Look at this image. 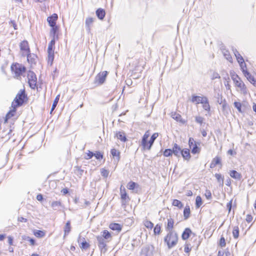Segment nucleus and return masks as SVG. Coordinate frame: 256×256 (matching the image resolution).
I'll return each mask as SVG.
<instances>
[{
	"mask_svg": "<svg viewBox=\"0 0 256 256\" xmlns=\"http://www.w3.org/2000/svg\"><path fill=\"white\" fill-rule=\"evenodd\" d=\"M218 164H220V166H222L221 163V158L220 156H216L212 159L210 164V168H213Z\"/></svg>",
	"mask_w": 256,
	"mask_h": 256,
	"instance_id": "13",
	"label": "nucleus"
},
{
	"mask_svg": "<svg viewBox=\"0 0 256 256\" xmlns=\"http://www.w3.org/2000/svg\"><path fill=\"white\" fill-rule=\"evenodd\" d=\"M94 22V18H88L86 20V26L88 32H90V27Z\"/></svg>",
	"mask_w": 256,
	"mask_h": 256,
	"instance_id": "22",
	"label": "nucleus"
},
{
	"mask_svg": "<svg viewBox=\"0 0 256 256\" xmlns=\"http://www.w3.org/2000/svg\"><path fill=\"white\" fill-rule=\"evenodd\" d=\"M206 96H194V95H193L192 97V102H194L196 103V104H202L204 102V101H205V100L206 99Z\"/></svg>",
	"mask_w": 256,
	"mask_h": 256,
	"instance_id": "10",
	"label": "nucleus"
},
{
	"mask_svg": "<svg viewBox=\"0 0 256 256\" xmlns=\"http://www.w3.org/2000/svg\"><path fill=\"white\" fill-rule=\"evenodd\" d=\"M61 205L62 204L60 201L52 202L51 204V206L54 210H57Z\"/></svg>",
	"mask_w": 256,
	"mask_h": 256,
	"instance_id": "35",
	"label": "nucleus"
},
{
	"mask_svg": "<svg viewBox=\"0 0 256 256\" xmlns=\"http://www.w3.org/2000/svg\"><path fill=\"white\" fill-rule=\"evenodd\" d=\"M248 80L254 86V84L256 82V80H255L253 76H252L251 77L248 78Z\"/></svg>",
	"mask_w": 256,
	"mask_h": 256,
	"instance_id": "61",
	"label": "nucleus"
},
{
	"mask_svg": "<svg viewBox=\"0 0 256 256\" xmlns=\"http://www.w3.org/2000/svg\"><path fill=\"white\" fill-rule=\"evenodd\" d=\"M94 156V153L90 151H88V152L86 154V156H85V158L86 160H89L91 158Z\"/></svg>",
	"mask_w": 256,
	"mask_h": 256,
	"instance_id": "58",
	"label": "nucleus"
},
{
	"mask_svg": "<svg viewBox=\"0 0 256 256\" xmlns=\"http://www.w3.org/2000/svg\"><path fill=\"white\" fill-rule=\"evenodd\" d=\"M64 230V237H65L70 232L71 230L70 222V220L66 222Z\"/></svg>",
	"mask_w": 256,
	"mask_h": 256,
	"instance_id": "28",
	"label": "nucleus"
},
{
	"mask_svg": "<svg viewBox=\"0 0 256 256\" xmlns=\"http://www.w3.org/2000/svg\"><path fill=\"white\" fill-rule=\"evenodd\" d=\"M26 97L25 94V90H21L20 92L18 93L14 100L12 102V110H10L6 115L5 122H6L8 119L14 116L15 112H16V108L18 106H22L24 102V98Z\"/></svg>",
	"mask_w": 256,
	"mask_h": 256,
	"instance_id": "1",
	"label": "nucleus"
},
{
	"mask_svg": "<svg viewBox=\"0 0 256 256\" xmlns=\"http://www.w3.org/2000/svg\"><path fill=\"white\" fill-rule=\"evenodd\" d=\"M182 150L181 148L176 144H174L172 150V154L176 156L180 157Z\"/></svg>",
	"mask_w": 256,
	"mask_h": 256,
	"instance_id": "15",
	"label": "nucleus"
},
{
	"mask_svg": "<svg viewBox=\"0 0 256 256\" xmlns=\"http://www.w3.org/2000/svg\"><path fill=\"white\" fill-rule=\"evenodd\" d=\"M102 234V236H101L106 240H108L109 242L112 238L111 234L107 230H104Z\"/></svg>",
	"mask_w": 256,
	"mask_h": 256,
	"instance_id": "29",
	"label": "nucleus"
},
{
	"mask_svg": "<svg viewBox=\"0 0 256 256\" xmlns=\"http://www.w3.org/2000/svg\"><path fill=\"white\" fill-rule=\"evenodd\" d=\"M101 174L104 177L107 178L108 176L109 172L106 169L102 168L101 170Z\"/></svg>",
	"mask_w": 256,
	"mask_h": 256,
	"instance_id": "53",
	"label": "nucleus"
},
{
	"mask_svg": "<svg viewBox=\"0 0 256 256\" xmlns=\"http://www.w3.org/2000/svg\"><path fill=\"white\" fill-rule=\"evenodd\" d=\"M58 18V15L56 14H54L50 16H49L47 18L48 22L50 26H54L56 24V20Z\"/></svg>",
	"mask_w": 256,
	"mask_h": 256,
	"instance_id": "11",
	"label": "nucleus"
},
{
	"mask_svg": "<svg viewBox=\"0 0 256 256\" xmlns=\"http://www.w3.org/2000/svg\"><path fill=\"white\" fill-rule=\"evenodd\" d=\"M149 134H148V132H147L144 135L142 140V146L144 150L146 146V144L148 142L147 140Z\"/></svg>",
	"mask_w": 256,
	"mask_h": 256,
	"instance_id": "27",
	"label": "nucleus"
},
{
	"mask_svg": "<svg viewBox=\"0 0 256 256\" xmlns=\"http://www.w3.org/2000/svg\"><path fill=\"white\" fill-rule=\"evenodd\" d=\"M136 184V182H130L128 184V188L129 190H133L135 188Z\"/></svg>",
	"mask_w": 256,
	"mask_h": 256,
	"instance_id": "48",
	"label": "nucleus"
},
{
	"mask_svg": "<svg viewBox=\"0 0 256 256\" xmlns=\"http://www.w3.org/2000/svg\"><path fill=\"white\" fill-rule=\"evenodd\" d=\"M234 106L236 108H237V110H238V111L240 112H242V110H241V107H242V104L239 102H234Z\"/></svg>",
	"mask_w": 256,
	"mask_h": 256,
	"instance_id": "52",
	"label": "nucleus"
},
{
	"mask_svg": "<svg viewBox=\"0 0 256 256\" xmlns=\"http://www.w3.org/2000/svg\"><path fill=\"white\" fill-rule=\"evenodd\" d=\"M236 86L240 88L241 92L244 94H246L247 92L246 88L243 82L240 80H238L234 83Z\"/></svg>",
	"mask_w": 256,
	"mask_h": 256,
	"instance_id": "8",
	"label": "nucleus"
},
{
	"mask_svg": "<svg viewBox=\"0 0 256 256\" xmlns=\"http://www.w3.org/2000/svg\"><path fill=\"white\" fill-rule=\"evenodd\" d=\"M215 177L220 185L222 186L224 184V177L220 174H216Z\"/></svg>",
	"mask_w": 256,
	"mask_h": 256,
	"instance_id": "37",
	"label": "nucleus"
},
{
	"mask_svg": "<svg viewBox=\"0 0 256 256\" xmlns=\"http://www.w3.org/2000/svg\"><path fill=\"white\" fill-rule=\"evenodd\" d=\"M34 235L38 238H42L44 236L45 232L40 230H35L34 232Z\"/></svg>",
	"mask_w": 256,
	"mask_h": 256,
	"instance_id": "32",
	"label": "nucleus"
},
{
	"mask_svg": "<svg viewBox=\"0 0 256 256\" xmlns=\"http://www.w3.org/2000/svg\"><path fill=\"white\" fill-rule=\"evenodd\" d=\"M28 79L30 86L32 89H34L36 86L37 78L35 74L30 70L28 73Z\"/></svg>",
	"mask_w": 256,
	"mask_h": 256,
	"instance_id": "4",
	"label": "nucleus"
},
{
	"mask_svg": "<svg viewBox=\"0 0 256 256\" xmlns=\"http://www.w3.org/2000/svg\"><path fill=\"white\" fill-rule=\"evenodd\" d=\"M168 224L166 226V230L167 232H172L174 228V220L170 216L168 218Z\"/></svg>",
	"mask_w": 256,
	"mask_h": 256,
	"instance_id": "12",
	"label": "nucleus"
},
{
	"mask_svg": "<svg viewBox=\"0 0 256 256\" xmlns=\"http://www.w3.org/2000/svg\"><path fill=\"white\" fill-rule=\"evenodd\" d=\"M191 148L192 152L193 154H198L200 152V148L196 144H194V146Z\"/></svg>",
	"mask_w": 256,
	"mask_h": 256,
	"instance_id": "36",
	"label": "nucleus"
},
{
	"mask_svg": "<svg viewBox=\"0 0 256 256\" xmlns=\"http://www.w3.org/2000/svg\"><path fill=\"white\" fill-rule=\"evenodd\" d=\"M59 98H60V95H58L55 98V100H54V101L53 102V104H52V105L50 113L52 112L54 110V108H56V106H57L58 102L59 100Z\"/></svg>",
	"mask_w": 256,
	"mask_h": 256,
	"instance_id": "41",
	"label": "nucleus"
},
{
	"mask_svg": "<svg viewBox=\"0 0 256 256\" xmlns=\"http://www.w3.org/2000/svg\"><path fill=\"white\" fill-rule=\"evenodd\" d=\"M202 204V200L200 196H197L196 199V206L199 208Z\"/></svg>",
	"mask_w": 256,
	"mask_h": 256,
	"instance_id": "40",
	"label": "nucleus"
},
{
	"mask_svg": "<svg viewBox=\"0 0 256 256\" xmlns=\"http://www.w3.org/2000/svg\"><path fill=\"white\" fill-rule=\"evenodd\" d=\"M164 240L166 243L168 248H171L178 242L177 234L174 233L173 232H169L164 238Z\"/></svg>",
	"mask_w": 256,
	"mask_h": 256,
	"instance_id": "3",
	"label": "nucleus"
},
{
	"mask_svg": "<svg viewBox=\"0 0 256 256\" xmlns=\"http://www.w3.org/2000/svg\"><path fill=\"white\" fill-rule=\"evenodd\" d=\"M191 250V248H189L188 244L186 245L184 247V252L186 253H188Z\"/></svg>",
	"mask_w": 256,
	"mask_h": 256,
	"instance_id": "64",
	"label": "nucleus"
},
{
	"mask_svg": "<svg viewBox=\"0 0 256 256\" xmlns=\"http://www.w3.org/2000/svg\"><path fill=\"white\" fill-rule=\"evenodd\" d=\"M172 205L175 206H177L180 208H181L183 207V204L182 202L178 200H174L172 203Z\"/></svg>",
	"mask_w": 256,
	"mask_h": 256,
	"instance_id": "38",
	"label": "nucleus"
},
{
	"mask_svg": "<svg viewBox=\"0 0 256 256\" xmlns=\"http://www.w3.org/2000/svg\"><path fill=\"white\" fill-rule=\"evenodd\" d=\"M120 194L121 198L122 200V204H124V201L126 200V198L129 200V198L127 195L125 188L124 187H122V186H120Z\"/></svg>",
	"mask_w": 256,
	"mask_h": 256,
	"instance_id": "14",
	"label": "nucleus"
},
{
	"mask_svg": "<svg viewBox=\"0 0 256 256\" xmlns=\"http://www.w3.org/2000/svg\"><path fill=\"white\" fill-rule=\"evenodd\" d=\"M107 74L108 72L106 71L100 72L95 78V82L100 85L102 84L106 80Z\"/></svg>",
	"mask_w": 256,
	"mask_h": 256,
	"instance_id": "6",
	"label": "nucleus"
},
{
	"mask_svg": "<svg viewBox=\"0 0 256 256\" xmlns=\"http://www.w3.org/2000/svg\"><path fill=\"white\" fill-rule=\"evenodd\" d=\"M232 235L234 238H238L239 236V228L238 226H234L232 231Z\"/></svg>",
	"mask_w": 256,
	"mask_h": 256,
	"instance_id": "39",
	"label": "nucleus"
},
{
	"mask_svg": "<svg viewBox=\"0 0 256 256\" xmlns=\"http://www.w3.org/2000/svg\"><path fill=\"white\" fill-rule=\"evenodd\" d=\"M140 256H152V252L149 247L143 248L140 254Z\"/></svg>",
	"mask_w": 256,
	"mask_h": 256,
	"instance_id": "16",
	"label": "nucleus"
},
{
	"mask_svg": "<svg viewBox=\"0 0 256 256\" xmlns=\"http://www.w3.org/2000/svg\"><path fill=\"white\" fill-rule=\"evenodd\" d=\"M52 28L50 30V34L54 36L56 31L58 30V27L56 26V25H54V26H50Z\"/></svg>",
	"mask_w": 256,
	"mask_h": 256,
	"instance_id": "49",
	"label": "nucleus"
},
{
	"mask_svg": "<svg viewBox=\"0 0 256 256\" xmlns=\"http://www.w3.org/2000/svg\"><path fill=\"white\" fill-rule=\"evenodd\" d=\"M183 158L187 160H188L190 158V150L188 148H185L182 150L181 151V154Z\"/></svg>",
	"mask_w": 256,
	"mask_h": 256,
	"instance_id": "18",
	"label": "nucleus"
},
{
	"mask_svg": "<svg viewBox=\"0 0 256 256\" xmlns=\"http://www.w3.org/2000/svg\"><path fill=\"white\" fill-rule=\"evenodd\" d=\"M230 175L232 178L238 180H240L242 178L241 174L234 170H231Z\"/></svg>",
	"mask_w": 256,
	"mask_h": 256,
	"instance_id": "20",
	"label": "nucleus"
},
{
	"mask_svg": "<svg viewBox=\"0 0 256 256\" xmlns=\"http://www.w3.org/2000/svg\"><path fill=\"white\" fill-rule=\"evenodd\" d=\"M48 62L52 64L54 59V50H48Z\"/></svg>",
	"mask_w": 256,
	"mask_h": 256,
	"instance_id": "30",
	"label": "nucleus"
},
{
	"mask_svg": "<svg viewBox=\"0 0 256 256\" xmlns=\"http://www.w3.org/2000/svg\"><path fill=\"white\" fill-rule=\"evenodd\" d=\"M110 228L113 230L120 232L122 230V226L120 224L118 223H112L110 224Z\"/></svg>",
	"mask_w": 256,
	"mask_h": 256,
	"instance_id": "23",
	"label": "nucleus"
},
{
	"mask_svg": "<svg viewBox=\"0 0 256 256\" xmlns=\"http://www.w3.org/2000/svg\"><path fill=\"white\" fill-rule=\"evenodd\" d=\"M110 154L112 156L114 160L116 162H118L120 159V152L115 149L112 148L110 150Z\"/></svg>",
	"mask_w": 256,
	"mask_h": 256,
	"instance_id": "17",
	"label": "nucleus"
},
{
	"mask_svg": "<svg viewBox=\"0 0 256 256\" xmlns=\"http://www.w3.org/2000/svg\"><path fill=\"white\" fill-rule=\"evenodd\" d=\"M220 74L216 72H213L212 76V80H214V79H216V78H220Z\"/></svg>",
	"mask_w": 256,
	"mask_h": 256,
	"instance_id": "59",
	"label": "nucleus"
},
{
	"mask_svg": "<svg viewBox=\"0 0 256 256\" xmlns=\"http://www.w3.org/2000/svg\"><path fill=\"white\" fill-rule=\"evenodd\" d=\"M96 15L98 16V18L100 20H102L104 19V18L105 16L106 12L104 9L99 8L96 10Z\"/></svg>",
	"mask_w": 256,
	"mask_h": 256,
	"instance_id": "19",
	"label": "nucleus"
},
{
	"mask_svg": "<svg viewBox=\"0 0 256 256\" xmlns=\"http://www.w3.org/2000/svg\"><path fill=\"white\" fill-rule=\"evenodd\" d=\"M222 52H223L224 56L230 62H232V57L231 56L229 52L227 50H224L222 51Z\"/></svg>",
	"mask_w": 256,
	"mask_h": 256,
	"instance_id": "33",
	"label": "nucleus"
},
{
	"mask_svg": "<svg viewBox=\"0 0 256 256\" xmlns=\"http://www.w3.org/2000/svg\"><path fill=\"white\" fill-rule=\"evenodd\" d=\"M96 240L98 241V246L102 253H105L107 251L106 243L108 240H106L101 236H97Z\"/></svg>",
	"mask_w": 256,
	"mask_h": 256,
	"instance_id": "5",
	"label": "nucleus"
},
{
	"mask_svg": "<svg viewBox=\"0 0 256 256\" xmlns=\"http://www.w3.org/2000/svg\"><path fill=\"white\" fill-rule=\"evenodd\" d=\"M158 133L155 132L151 136L150 140H149L148 142H147L146 146L144 150H150L154 140L158 138Z\"/></svg>",
	"mask_w": 256,
	"mask_h": 256,
	"instance_id": "9",
	"label": "nucleus"
},
{
	"mask_svg": "<svg viewBox=\"0 0 256 256\" xmlns=\"http://www.w3.org/2000/svg\"><path fill=\"white\" fill-rule=\"evenodd\" d=\"M231 77H232V79L234 81V83H235L238 80H240V78H239V76L237 74H231Z\"/></svg>",
	"mask_w": 256,
	"mask_h": 256,
	"instance_id": "54",
	"label": "nucleus"
},
{
	"mask_svg": "<svg viewBox=\"0 0 256 256\" xmlns=\"http://www.w3.org/2000/svg\"><path fill=\"white\" fill-rule=\"evenodd\" d=\"M11 70L14 74V78L20 79L21 76L26 72V67L22 64L15 63L11 66Z\"/></svg>",
	"mask_w": 256,
	"mask_h": 256,
	"instance_id": "2",
	"label": "nucleus"
},
{
	"mask_svg": "<svg viewBox=\"0 0 256 256\" xmlns=\"http://www.w3.org/2000/svg\"><path fill=\"white\" fill-rule=\"evenodd\" d=\"M20 47L23 55H28L30 50L28 42L26 40L22 41L20 44Z\"/></svg>",
	"mask_w": 256,
	"mask_h": 256,
	"instance_id": "7",
	"label": "nucleus"
},
{
	"mask_svg": "<svg viewBox=\"0 0 256 256\" xmlns=\"http://www.w3.org/2000/svg\"><path fill=\"white\" fill-rule=\"evenodd\" d=\"M54 44H55V40H54V38L49 42L48 50H54Z\"/></svg>",
	"mask_w": 256,
	"mask_h": 256,
	"instance_id": "44",
	"label": "nucleus"
},
{
	"mask_svg": "<svg viewBox=\"0 0 256 256\" xmlns=\"http://www.w3.org/2000/svg\"><path fill=\"white\" fill-rule=\"evenodd\" d=\"M202 108L206 112H209L210 110V106L209 104L208 98L204 101V103L202 104Z\"/></svg>",
	"mask_w": 256,
	"mask_h": 256,
	"instance_id": "31",
	"label": "nucleus"
},
{
	"mask_svg": "<svg viewBox=\"0 0 256 256\" xmlns=\"http://www.w3.org/2000/svg\"><path fill=\"white\" fill-rule=\"evenodd\" d=\"M204 195L207 199H211L212 198V193L210 190H206Z\"/></svg>",
	"mask_w": 256,
	"mask_h": 256,
	"instance_id": "56",
	"label": "nucleus"
},
{
	"mask_svg": "<svg viewBox=\"0 0 256 256\" xmlns=\"http://www.w3.org/2000/svg\"><path fill=\"white\" fill-rule=\"evenodd\" d=\"M192 230L189 228H186L182 234V238L184 240H186L190 236V234H192Z\"/></svg>",
	"mask_w": 256,
	"mask_h": 256,
	"instance_id": "21",
	"label": "nucleus"
},
{
	"mask_svg": "<svg viewBox=\"0 0 256 256\" xmlns=\"http://www.w3.org/2000/svg\"><path fill=\"white\" fill-rule=\"evenodd\" d=\"M116 136L118 139L120 140L122 142H126V140L125 134L122 132H117L116 134Z\"/></svg>",
	"mask_w": 256,
	"mask_h": 256,
	"instance_id": "26",
	"label": "nucleus"
},
{
	"mask_svg": "<svg viewBox=\"0 0 256 256\" xmlns=\"http://www.w3.org/2000/svg\"><path fill=\"white\" fill-rule=\"evenodd\" d=\"M144 226L148 228L152 229L154 226V224L148 220H146L144 222Z\"/></svg>",
	"mask_w": 256,
	"mask_h": 256,
	"instance_id": "42",
	"label": "nucleus"
},
{
	"mask_svg": "<svg viewBox=\"0 0 256 256\" xmlns=\"http://www.w3.org/2000/svg\"><path fill=\"white\" fill-rule=\"evenodd\" d=\"M233 52L236 56V58L238 64L242 63V62H244V60L242 56L240 55V54L236 49H233Z\"/></svg>",
	"mask_w": 256,
	"mask_h": 256,
	"instance_id": "25",
	"label": "nucleus"
},
{
	"mask_svg": "<svg viewBox=\"0 0 256 256\" xmlns=\"http://www.w3.org/2000/svg\"><path fill=\"white\" fill-rule=\"evenodd\" d=\"M243 74L244 76L247 78V80L252 76L248 71L245 72H244Z\"/></svg>",
	"mask_w": 256,
	"mask_h": 256,
	"instance_id": "63",
	"label": "nucleus"
},
{
	"mask_svg": "<svg viewBox=\"0 0 256 256\" xmlns=\"http://www.w3.org/2000/svg\"><path fill=\"white\" fill-rule=\"evenodd\" d=\"M172 116L177 122H179L182 124H184L186 122L185 120L182 118V116L180 114H176V112L172 113Z\"/></svg>",
	"mask_w": 256,
	"mask_h": 256,
	"instance_id": "24",
	"label": "nucleus"
},
{
	"mask_svg": "<svg viewBox=\"0 0 256 256\" xmlns=\"http://www.w3.org/2000/svg\"><path fill=\"white\" fill-rule=\"evenodd\" d=\"M154 234H160L161 232V226L160 224H157L154 228Z\"/></svg>",
	"mask_w": 256,
	"mask_h": 256,
	"instance_id": "43",
	"label": "nucleus"
},
{
	"mask_svg": "<svg viewBox=\"0 0 256 256\" xmlns=\"http://www.w3.org/2000/svg\"><path fill=\"white\" fill-rule=\"evenodd\" d=\"M94 156L97 160H100L103 158L102 154L100 152H96V153L94 154Z\"/></svg>",
	"mask_w": 256,
	"mask_h": 256,
	"instance_id": "55",
	"label": "nucleus"
},
{
	"mask_svg": "<svg viewBox=\"0 0 256 256\" xmlns=\"http://www.w3.org/2000/svg\"><path fill=\"white\" fill-rule=\"evenodd\" d=\"M24 240L29 241L32 246H34L35 244V240L33 238H30L29 236H26Z\"/></svg>",
	"mask_w": 256,
	"mask_h": 256,
	"instance_id": "57",
	"label": "nucleus"
},
{
	"mask_svg": "<svg viewBox=\"0 0 256 256\" xmlns=\"http://www.w3.org/2000/svg\"><path fill=\"white\" fill-rule=\"evenodd\" d=\"M252 216L251 215L248 214L246 217V220L248 222L250 223L252 220Z\"/></svg>",
	"mask_w": 256,
	"mask_h": 256,
	"instance_id": "62",
	"label": "nucleus"
},
{
	"mask_svg": "<svg viewBox=\"0 0 256 256\" xmlns=\"http://www.w3.org/2000/svg\"><path fill=\"white\" fill-rule=\"evenodd\" d=\"M240 66L241 70H242V73L244 74L245 72H247V68L246 64L244 63V62H242V63H239Z\"/></svg>",
	"mask_w": 256,
	"mask_h": 256,
	"instance_id": "47",
	"label": "nucleus"
},
{
	"mask_svg": "<svg viewBox=\"0 0 256 256\" xmlns=\"http://www.w3.org/2000/svg\"><path fill=\"white\" fill-rule=\"evenodd\" d=\"M172 154V151L171 149H166L164 152V156H170Z\"/></svg>",
	"mask_w": 256,
	"mask_h": 256,
	"instance_id": "46",
	"label": "nucleus"
},
{
	"mask_svg": "<svg viewBox=\"0 0 256 256\" xmlns=\"http://www.w3.org/2000/svg\"><path fill=\"white\" fill-rule=\"evenodd\" d=\"M80 248L82 249H87L90 247V244L86 241H83L81 242Z\"/></svg>",
	"mask_w": 256,
	"mask_h": 256,
	"instance_id": "45",
	"label": "nucleus"
},
{
	"mask_svg": "<svg viewBox=\"0 0 256 256\" xmlns=\"http://www.w3.org/2000/svg\"><path fill=\"white\" fill-rule=\"evenodd\" d=\"M232 200H230L226 204V207H227V208L228 209V212H230L231 210V209H232Z\"/></svg>",
	"mask_w": 256,
	"mask_h": 256,
	"instance_id": "60",
	"label": "nucleus"
},
{
	"mask_svg": "<svg viewBox=\"0 0 256 256\" xmlns=\"http://www.w3.org/2000/svg\"><path fill=\"white\" fill-rule=\"evenodd\" d=\"M190 208L189 206H186L184 210V216L185 220L188 219L190 215Z\"/></svg>",
	"mask_w": 256,
	"mask_h": 256,
	"instance_id": "34",
	"label": "nucleus"
},
{
	"mask_svg": "<svg viewBox=\"0 0 256 256\" xmlns=\"http://www.w3.org/2000/svg\"><path fill=\"white\" fill-rule=\"evenodd\" d=\"M196 122L200 124H202L204 120V118L200 116H196L195 118Z\"/></svg>",
	"mask_w": 256,
	"mask_h": 256,
	"instance_id": "50",
	"label": "nucleus"
},
{
	"mask_svg": "<svg viewBox=\"0 0 256 256\" xmlns=\"http://www.w3.org/2000/svg\"><path fill=\"white\" fill-rule=\"evenodd\" d=\"M219 245L221 247H224L226 245L225 238L223 236H222L221 238H220Z\"/></svg>",
	"mask_w": 256,
	"mask_h": 256,
	"instance_id": "51",
	"label": "nucleus"
}]
</instances>
